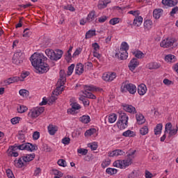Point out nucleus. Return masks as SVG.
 I'll return each mask as SVG.
<instances>
[{
  "instance_id": "nucleus-1",
  "label": "nucleus",
  "mask_w": 178,
  "mask_h": 178,
  "mask_svg": "<svg viewBox=\"0 0 178 178\" xmlns=\"http://www.w3.org/2000/svg\"><path fill=\"white\" fill-rule=\"evenodd\" d=\"M32 66L35 67L39 73H47L49 70V65L45 63L48 60V58L45 57L42 54L34 53L30 58Z\"/></svg>"
},
{
  "instance_id": "nucleus-2",
  "label": "nucleus",
  "mask_w": 178,
  "mask_h": 178,
  "mask_svg": "<svg viewBox=\"0 0 178 178\" xmlns=\"http://www.w3.org/2000/svg\"><path fill=\"white\" fill-rule=\"evenodd\" d=\"M134 152L128 154V157L124 160H117L113 162V166L114 168H118L119 169H126L129 168L131 163H133V155Z\"/></svg>"
},
{
  "instance_id": "nucleus-3",
  "label": "nucleus",
  "mask_w": 178,
  "mask_h": 178,
  "mask_svg": "<svg viewBox=\"0 0 178 178\" xmlns=\"http://www.w3.org/2000/svg\"><path fill=\"white\" fill-rule=\"evenodd\" d=\"M45 54L51 60H55L56 62L59 60L63 56V51L57 49L56 50L47 49L45 50Z\"/></svg>"
},
{
  "instance_id": "nucleus-4",
  "label": "nucleus",
  "mask_w": 178,
  "mask_h": 178,
  "mask_svg": "<svg viewBox=\"0 0 178 178\" xmlns=\"http://www.w3.org/2000/svg\"><path fill=\"white\" fill-rule=\"evenodd\" d=\"M121 92H129V94H136L137 92V86L133 83H129L128 81H125L122 83Z\"/></svg>"
},
{
  "instance_id": "nucleus-5",
  "label": "nucleus",
  "mask_w": 178,
  "mask_h": 178,
  "mask_svg": "<svg viewBox=\"0 0 178 178\" xmlns=\"http://www.w3.org/2000/svg\"><path fill=\"white\" fill-rule=\"evenodd\" d=\"M129 125V116L127 114L123 113L120 115L117 122V126L120 130H124Z\"/></svg>"
},
{
  "instance_id": "nucleus-6",
  "label": "nucleus",
  "mask_w": 178,
  "mask_h": 178,
  "mask_svg": "<svg viewBox=\"0 0 178 178\" xmlns=\"http://www.w3.org/2000/svg\"><path fill=\"white\" fill-rule=\"evenodd\" d=\"M160 46L162 48H169L170 47L175 48V47H178V39L175 38H165L161 42Z\"/></svg>"
},
{
  "instance_id": "nucleus-7",
  "label": "nucleus",
  "mask_w": 178,
  "mask_h": 178,
  "mask_svg": "<svg viewBox=\"0 0 178 178\" xmlns=\"http://www.w3.org/2000/svg\"><path fill=\"white\" fill-rule=\"evenodd\" d=\"M13 149H19L21 151L25 149L26 151H30L31 152H33V151H37L38 147L31 143H24L19 145L13 146Z\"/></svg>"
},
{
  "instance_id": "nucleus-8",
  "label": "nucleus",
  "mask_w": 178,
  "mask_h": 178,
  "mask_svg": "<svg viewBox=\"0 0 178 178\" xmlns=\"http://www.w3.org/2000/svg\"><path fill=\"white\" fill-rule=\"evenodd\" d=\"M83 93L87 98H90V99H96L97 97L92 94L91 92H94V91H97V88L92 85L90 86H83Z\"/></svg>"
},
{
  "instance_id": "nucleus-9",
  "label": "nucleus",
  "mask_w": 178,
  "mask_h": 178,
  "mask_svg": "<svg viewBox=\"0 0 178 178\" xmlns=\"http://www.w3.org/2000/svg\"><path fill=\"white\" fill-rule=\"evenodd\" d=\"M44 111L45 108L44 107H34L29 110L28 116L31 119H36V118H38Z\"/></svg>"
},
{
  "instance_id": "nucleus-10",
  "label": "nucleus",
  "mask_w": 178,
  "mask_h": 178,
  "mask_svg": "<svg viewBox=\"0 0 178 178\" xmlns=\"http://www.w3.org/2000/svg\"><path fill=\"white\" fill-rule=\"evenodd\" d=\"M23 59H24V54L22 51L18 50L13 55V63H15V65H20L23 63Z\"/></svg>"
},
{
  "instance_id": "nucleus-11",
  "label": "nucleus",
  "mask_w": 178,
  "mask_h": 178,
  "mask_svg": "<svg viewBox=\"0 0 178 178\" xmlns=\"http://www.w3.org/2000/svg\"><path fill=\"white\" fill-rule=\"evenodd\" d=\"M178 127L177 126L172 127V123L168 122L165 127V133H168L169 134V137H172V136H176L177 134Z\"/></svg>"
},
{
  "instance_id": "nucleus-12",
  "label": "nucleus",
  "mask_w": 178,
  "mask_h": 178,
  "mask_svg": "<svg viewBox=\"0 0 178 178\" xmlns=\"http://www.w3.org/2000/svg\"><path fill=\"white\" fill-rule=\"evenodd\" d=\"M103 80H104V81H113L115 79H116V77H118V75L116 74L115 72H107V73H104L103 74Z\"/></svg>"
},
{
  "instance_id": "nucleus-13",
  "label": "nucleus",
  "mask_w": 178,
  "mask_h": 178,
  "mask_svg": "<svg viewBox=\"0 0 178 178\" xmlns=\"http://www.w3.org/2000/svg\"><path fill=\"white\" fill-rule=\"evenodd\" d=\"M70 106L72 108L69 109L67 112L71 113V115H74V113H76V111H80V109H81V106H80L77 102H72Z\"/></svg>"
},
{
  "instance_id": "nucleus-14",
  "label": "nucleus",
  "mask_w": 178,
  "mask_h": 178,
  "mask_svg": "<svg viewBox=\"0 0 178 178\" xmlns=\"http://www.w3.org/2000/svg\"><path fill=\"white\" fill-rule=\"evenodd\" d=\"M140 65V61L137 58H132L128 65V67H129V70H131L133 72L134 70H136V67H138V66Z\"/></svg>"
},
{
  "instance_id": "nucleus-15",
  "label": "nucleus",
  "mask_w": 178,
  "mask_h": 178,
  "mask_svg": "<svg viewBox=\"0 0 178 178\" xmlns=\"http://www.w3.org/2000/svg\"><path fill=\"white\" fill-rule=\"evenodd\" d=\"M14 165L16 168H23L24 166H26L27 163L24 161V157L22 156L18 160L14 161Z\"/></svg>"
},
{
  "instance_id": "nucleus-16",
  "label": "nucleus",
  "mask_w": 178,
  "mask_h": 178,
  "mask_svg": "<svg viewBox=\"0 0 178 178\" xmlns=\"http://www.w3.org/2000/svg\"><path fill=\"white\" fill-rule=\"evenodd\" d=\"M115 56H118L121 60H124L127 59L129 56V53L122 50H119L118 53L115 54Z\"/></svg>"
},
{
  "instance_id": "nucleus-17",
  "label": "nucleus",
  "mask_w": 178,
  "mask_h": 178,
  "mask_svg": "<svg viewBox=\"0 0 178 178\" xmlns=\"http://www.w3.org/2000/svg\"><path fill=\"white\" fill-rule=\"evenodd\" d=\"M147 86L145 84L142 83L138 86V93L139 95H145L147 93Z\"/></svg>"
},
{
  "instance_id": "nucleus-18",
  "label": "nucleus",
  "mask_w": 178,
  "mask_h": 178,
  "mask_svg": "<svg viewBox=\"0 0 178 178\" xmlns=\"http://www.w3.org/2000/svg\"><path fill=\"white\" fill-rule=\"evenodd\" d=\"M124 111L125 112H128L129 113H137V111L136 110V107L132 105L125 104L124 106Z\"/></svg>"
},
{
  "instance_id": "nucleus-19",
  "label": "nucleus",
  "mask_w": 178,
  "mask_h": 178,
  "mask_svg": "<svg viewBox=\"0 0 178 178\" xmlns=\"http://www.w3.org/2000/svg\"><path fill=\"white\" fill-rule=\"evenodd\" d=\"M163 15V10L162 8H156L153 11V17L154 19H160L161 16Z\"/></svg>"
},
{
  "instance_id": "nucleus-20",
  "label": "nucleus",
  "mask_w": 178,
  "mask_h": 178,
  "mask_svg": "<svg viewBox=\"0 0 178 178\" xmlns=\"http://www.w3.org/2000/svg\"><path fill=\"white\" fill-rule=\"evenodd\" d=\"M136 119L138 124H144L145 123V118L140 113L136 115Z\"/></svg>"
},
{
  "instance_id": "nucleus-21",
  "label": "nucleus",
  "mask_w": 178,
  "mask_h": 178,
  "mask_svg": "<svg viewBox=\"0 0 178 178\" xmlns=\"http://www.w3.org/2000/svg\"><path fill=\"white\" fill-rule=\"evenodd\" d=\"M177 0H162V3L165 6H175L177 5Z\"/></svg>"
},
{
  "instance_id": "nucleus-22",
  "label": "nucleus",
  "mask_w": 178,
  "mask_h": 178,
  "mask_svg": "<svg viewBox=\"0 0 178 178\" xmlns=\"http://www.w3.org/2000/svg\"><path fill=\"white\" fill-rule=\"evenodd\" d=\"M84 72V66L83 65L82 63H78L76 64V67H75V73L76 74H83Z\"/></svg>"
},
{
  "instance_id": "nucleus-23",
  "label": "nucleus",
  "mask_w": 178,
  "mask_h": 178,
  "mask_svg": "<svg viewBox=\"0 0 178 178\" xmlns=\"http://www.w3.org/2000/svg\"><path fill=\"white\" fill-rule=\"evenodd\" d=\"M109 3H111V0H99L98 8L99 9H104L106 8Z\"/></svg>"
},
{
  "instance_id": "nucleus-24",
  "label": "nucleus",
  "mask_w": 178,
  "mask_h": 178,
  "mask_svg": "<svg viewBox=\"0 0 178 178\" xmlns=\"http://www.w3.org/2000/svg\"><path fill=\"white\" fill-rule=\"evenodd\" d=\"M63 84L60 83V86H57V88L54 90L53 95L58 97V95L62 94V91H63Z\"/></svg>"
},
{
  "instance_id": "nucleus-25",
  "label": "nucleus",
  "mask_w": 178,
  "mask_h": 178,
  "mask_svg": "<svg viewBox=\"0 0 178 178\" xmlns=\"http://www.w3.org/2000/svg\"><path fill=\"white\" fill-rule=\"evenodd\" d=\"M177 59L176 58L175 55L168 54L165 56V62L168 63H175Z\"/></svg>"
},
{
  "instance_id": "nucleus-26",
  "label": "nucleus",
  "mask_w": 178,
  "mask_h": 178,
  "mask_svg": "<svg viewBox=\"0 0 178 178\" xmlns=\"http://www.w3.org/2000/svg\"><path fill=\"white\" fill-rule=\"evenodd\" d=\"M143 19L141 16L135 17L133 22L134 26H136V27H140V26L143 24Z\"/></svg>"
},
{
  "instance_id": "nucleus-27",
  "label": "nucleus",
  "mask_w": 178,
  "mask_h": 178,
  "mask_svg": "<svg viewBox=\"0 0 178 178\" xmlns=\"http://www.w3.org/2000/svg\"><path fill=\"white\" fill-rule=\"evenodd\" d=\"M124 154V152H123L122 149H115L113 152H111L108 154V156H119L120 155H123Z\"/></svg>"
},
{
  "instance_id": "nucleus-28",
  "label": "nucleus",
  "mask_w": 178,
  "mask_h": 178,
  "mask_svg": "<svg viewBox=\"0 0 178 178\" xmlns=\"http://www.w3.org/2000/svg\"><path fill=\"white\" fill-rule=\"evenodd\" d=\"M65 81H66V74H65V71L60 70V79L58 82V84H65Z\"/></svg>"
},
{
  "instance_id": "nucleus-29",
  "label": "nucleus",
  "mask_w": 178,
  "mask_h": 178,
  "mask_svg": "<svg viewBox=\"0 0 178 178\" xmlns=\"http://www.w3.org/2000/svg\"><path fill=\"white\" fill-rule=\"evenodd\" d=\"M147 69L152 70L154 69H159L161 67V65L158 63H149L147 65Z\"/></svg>"
},
{
  "instance_id": "nucleus-30",
  "label": "nucleus",
  "mask_w": 178,
  "mask_h": 178,
  "mask_svg": "<svg viewBox=\"0 0 178 178\" xmlns=\"http://www.w3.org/2000/svg\"><path fill=\"white\" fill-rule=\"evenodd\" d=\"M47 129L50 136H54L55 133L58 131L56 126H54L53 124H49Z\"/></svg>"
},
{
  "instance_id": "nucleus-31",
  "label": "nucleus",
  "mask_w": 178,
  "mask_h": 178,
  "mask_svg": "<svg viewBox=\"0 0 178 178\" xmlns=\"http://www.w3.org/2000/svg\"><path fill=\"white\" fill-rule=\"evenodd\" d=\"M97 133V129L95 128H90L84 134L85 137H91V136Z\"/></svg>"
},
{
  "instance_id": "nucleus-32",
  "label": "nucleus",
  "mask_w": 178,
  "mask_h": 178,
  "mask_svg": "<svg viewBox=\"0 0 178 178\" xmlns=\"http://www.w3.org/2000/svg\"><path fill=\"white\" fill-rule=\"evenodd\" d=\"M133 55H134L135 58H137V59H143V58L145 56V54L140 50L134 51Z\"/></svg>"
},
{
  "instance_id": "nucleus-33",
  "label": "nucleus",
  "mask_w": 178,
  "mask_h": 178,
  "mask_svg": "<svg viewBox=\"0 0 178 178\" xmlns=\"http://www.w3.org/2000/svg\"><path fill=\"white\" fill-rule=\"evenodd\" d=\"M95 35H97L95 30H89L86 32L85 38L88 40L89 38H92Z\"/></svg>"
},
{
  "instance_id": "nucleus-34",
  "label": "nucleus",
  "mask_w": 178,
  "mask_h": 178,
  "mask_svg": "<svg viewBox=\"0 0 178 178\" xmlns=\"http://www.w3.org/2000/svg\"><path fill=\"white\" fill-rule=\"evenodd\" d=\"M119 23H122V19L119 17H113L109 21V24H111V26H116Z\"/></svg>"
},
{
  "instance_id": "nucleus-35",
  "label": "nucleus",
  "mask_w": 178,
  "mask_h": 178,
  "mask_svg": "<svg viewBox=\"0 0 178 178\" xmlns=\"http://www.w3.org/2000/svg\"><path fill=\"white\" fill-rule=\"evenodd\" d=\"M22 158H24L25 163H27V162H31V161H33V159L35 158V154H26V156H22Z\"/></svg>"
},
{
  "instance_id": "nucleus-36",
  "label": "nucleus",
  "mask_w": 178,
  "mask_h": 178,
  "mask_svg": "<svg viewBox=\"0 0 178 178\" xmlns=\"http://www.w3.org/2000/svg\"><path fill=\"white\" fill-rule=\"evenodd\" d=\"M162 127H163V125H162V124H158L156 126V127L154 128L155 136H159L162 133Z\"/></svg>"
},
{
  "instance_id": "nucleus-37",
  "label": "nucleus",
  "mask_w": 178,
  "mask_h": 178,
  "mask_svg": "<svg viewBox=\"0 0 178 178\" xmlns=\"http://www.w3.org/2000/svg\"><path fill=\"white\" fill-rule=\"evenodd\" d=\"M144 28L145 30H151L152 29V21L151 19L145 21Z\"/></svg>"
},
{
  "instance_id": "nucleus-38",
  "label": "nucleus",
  "mask_w": 178,
  "mask_h": 178,
  "mask_svg": "<svg viewBox=\"0 0 178 178\" xmlns=\"http://www.w3.org/2000/svg\"><path fill=\"white\" fill-rule=\"evenodd\" d=\"M95 19V11H91L87 16L86 20L89 23H91V22H93Z\"/></svg>"
},
{
  "instance_id": "nucleus-39",
  "label": "nucleus",
  "mask_w": 178,
  "mask_h": 178,
  "mask_svg": "<svg viewBox=\"0 0 178 178\" xmlns=\"http://www.w3.org/2000/svg\"><path fill=\"white\" fill-rule=\"evenodd\" d=\"M28 109L29 108L27 106L21 104L18 105L17 107V111L18 113H24V112H26Z\"/></svg>"
},
{
  "instance_id": "nucleus-40",
  "label": "nucleus",
  "mask_w": 178,
  "mask_h": 178,
  "mask_svg": "<svg viewBox=\"0 0 178 178\" xmlns=\"http://www.w3.org/2000/svg\"><path fill=\"white\" fill-rule=\"evenodd\" d=\"M79 120L82 123L87 124L90 123V118L88 115H83V116L80 117Z\"/></svg>"
},
{
  "instance_id": "nucleus-41",
  "label": "nucleus",
  "mask_w": 178,
  "mask_h": 178,
  "mask_svg": "<svg viewBox=\"0 0 178 178\" xmlns=\"http://www.w3.org/2000/svg\"><path fill=\"white\" fill-rule=\"evenodd\" d=\"M106 172L107 175H109L110 176H113V175H116L118 173V169L113 168H108L106 170Z\"/></svg>"
},
{
  "instance_id": "nucleus-42",
  "label": "nucleus",
  "mask_w": 178,
  "mask_h": 178,
  "mask_svg": "<svg viewBox=\"0 0 178 178\" xmlns=\"http://www.w3.org/2000/svg\"><path fill=\"white\" fill-rule=\"evenodd\" d=\"M122 136L124 137H134V136H136V133L133 131L127 130L122 133Z\"/></svg>"
},
{
  "instance_id": "nucleus-43",
  "label": "nucleus",
  "mask_w": 178,
  "mask_h": 178,
  "mask_svg": "<svg viewBox=\"0 0 178 178\" xmlns=\"http://www.w3.org/2000/svg\"><path fill=\"white\" fill-rule=\"evenodd\" d=\"M119 51H124V52H127L129 51V44L126 42H122Z\"/></svg>"
},
{
  "instance_id": "nucleus-44",
  "label": "nucleus",
  "mask_w": 178,
  "mask_h": 178,
  "mask_svg": "<svg viewBox=\"0 0 178 178\" xmlns=\"http://www.w3.org/2000/svg\"><path fill=\"white\" fill-rule=\"evenodd\" d=\"M19 95H21V97H23L24 98H27V97L30 94V92H29V90H27L26 89H21L19 91Z\"/></svg>"
},
{
  "instance_id": "nucleus-45",
  "label": "nucleus",
  "mask_w": 178,
  "mask_h": 178,
  "mask_svg": "<svg viewBox=\"0 0 178 178\" xmlns=\"http://www.w3.org/2000/svg\"><path fill=\"white\" fill-rule=\"evenodd\" d=\"M118 120V115L115 113H112L108 115V122L110 123H115Z\"/></svg>"
},
{
  "instance_id": "nucleus-46",
  "label": "nucleus",
  "mask_w": 178,
  "mask_h": 178,
  "mask_svg": "<svg viewBox=\"0 0 178 178\" xmlns=\"http://www.w3.org/2000/svg\"><path fill=\"white\" fill-rule=\"evenodd\" d=\"M88 148H90L92 151H96V149L98 148V143L97 142H93L91 143H89L88 145Z\"/></svg>"
},
{
  "instance_id": "nucleus-47",
  "label": "nucleus",
  "mask_w": 178,
  "mask_h": 178,
  "mask_svg": "<svg viewBox=\"0 0 178 178\" xmlns=\"http://www.w3.org/2000/svg\"><path fill=\"white\" fill-rule=\"evenodd\" d=\"M148 131V126H144L140 129V134H141V136H147Z\"/></svg>"
},
{
  "instance_id": "nucleus-48",
  "label": "nucleus",
  "mask_w": 178,
  "mask_h": 178,
  "mask_svg": "<svg viewBox=\"0 0 178 178\" xmlns=\"http://www.w3.org/2000/svg\"><path fill=\"white\" fill-rule=\"evenodd\" d=\"M109 165H111V161L109 159H106L102 162L101 166L103 169H105L106 168H108Z\"/></svg>"
},
{
  "instance_id": "nucleus-49",
  "label": "nucleus",
  "mask_w": 178,
  "mask_h": 178,
  "mask_svg": "<svg viewBox=\"0 0 178 178\" xmlns=\"http://www.w3.org/2000/svg\"><path fill=\"white\" fill-rule=\"evenodd\" d=\"M74 64H72L70 66L68 67L67 72V76H72V74H73V71L74 70Z\"/></svg>"
},
{
  "instance_id": "nucleus-50",
  "label": "nucleus",
  "mask_w": 178,
  "mask_h": 178,
  "mask_svg": "<svg viewBox=\"0 0 178 178\" xmlns=\"http://www.w3.org/2000/svg\"><path fill=\"white\" fill-rule=\"evenodd\" d=\"M19 80H20L19 76H14L13 78H9L7 80V83H8V84H12L13 83H15V81H19Z\"/></svg>"
},
{
  "instance_id": "nucleus-51",
  "label": "nucleus",
  "mask_w": 178,
  "mask_h": 178,
  "mask_svg": "<svg viewBox=\"0 0 178 178\" xmlns=\"http://www.w3.org/2000/svg\"><path fill=\"white\" fill-rule=\"evenodd\" d=\"M57 163L59 166H62L63 168H66V166H67V163L64 159H59Z\"/></svg>"
},
{
  "instance_id": "nucleus-52",
  "label": "nucleus",
  "mask_w": 178,
  "mask_h": 178,
  "mask_svg": "<svg viewBox=\"0 0 178 178\" xmlns=\"http://www.w3.org/2000/svg\"><path fill=\"white\" fill-rule=\"evenodd\" d=\"M82 51H83V49H81V47H78L74 52L72 55V58H76V56H79L81 54Z\"/></svg>"
},
{
  "instance_id": "nucleus-53",
  "label": "nucleus",
  "mask_w": 178,
  "mask_h": 178,
  "mask_svg": "<svg viewBox=\"0 0 178 178\" xmlns=\"http://www.w3.org/2000/svg\"><path fill=\"white\" fill-rule=\"evenodd\" d=\"M16 149L13 150V146L11 147V151L9 152V155H10V156H14L15 158H17V156H19V153H17V152H15Z\"/></svg>"
},
{
  "instance_id": "nucleus-54",
  "label": "nucleus",
  "mask_w": 178,
  "mask_h": 178,
  "mask_svg": "<svg viewBox=\"0 0 178 178\" xmlns=\"http://www.w3.org/2000/svg\"><path fill=\"white\" fill-rule=\"evenodd\" d=\"M63 9H65V10H70V12H74V10H76L74 7L72 5L64 6Z\"/></svg>"
},
{
  "instance_id": "nucleus-55",
  "label": "nucleus",
  "mask_w": 178,
  "mask_h": 178,
  "mask_svg": "<svg viewBox=\"0 0 178 178\" xmlns=\"http://www.w3.org/2000/svg\"><path fill=\"white\" fill-rule=\"evenodd\" d=\"M77 152L78 154H81V155H86L88 154V150L87 149L80 148L77 149Z\"/></svg>"
},
{
  "instance_id": "nucleus-56",
  "label": "nucleus",
  "mask_w": 178,
  "mask_h": 178,
  "mask_svg": "<svg viewBox=\"0 0 178 178\" xmlns=\"http://www.w3.org/2000/svg\"><path fill=\"white\" fill-rule=\"evenodd\" d=\"M22 118L20 117H15L11 119L10 122L12 124H17Z\"/></svg>"
},
{
  "instance_id": "nucleus-57",
  "label": "nucleus",
  "mask_w": 178,
  "mask_h": 178,
  "mask_svg": "<svg viewBox=\"0 0 178 178\" xmlns=\"http://www.w3.org/2000/svg\"><path fill=\"white\" fill-rule=\"evenodd\" d=\"M30 35H31V31H30V29H24V33H23V37L29 38V37H30Z\"/></svg>"
},
{
  "instance_id": "nucleus-58",
  "label": "nucleus",
  "mask_w": 178,
  "mask_h": 178,
  "mask_svg": "<svg viewBox=\"0 0 178 178\" xmlns=\"http://www.w3.org/2000/svg\"><path fill=\"white\" fill-rule=\"evenodd\" d=\"M41 172H42V170L40 168H36V169L34 171L33 176H35L36 177H39V176H41Z\"/></svg>"
},
{
  "instance_id": "nucleus-59",
  "label": "nucleus",
  "mask_w": 178,
  "mask_h": 178,
  "mask_svg": "<svg viewBox=\"0 0 178 178\" xmlns=\"http://www.w3.org/2000/svg\"><path fill=\"white\" fill-rule=\"evenodd\" d=\"M129 15L135 16V17H140V10H131L128 13Z\"/></svg>"
},
{
  "instance_id": "nucleus-60",
  "label": "nucleus",
  "mask_w": 178,
  "mask_h": 178,
  "mask_svg": "<svg viewBox=\"0 0 178 178\" xmlns=\"http://www.w3.org/2000/svg\"><path fill=\"white\" fill-rule=\"evenodd\" d=\"M61 143L64 144V145H69L70 144V138L65 137L63 138Z\"/></svg>"
},
{
  "instance_id": "nucleus-61",
  "label": "nucleus",
  "mask_w": 178,
  "mask_h": 178,
  "mask_svg": "<svg viewBox=\"0 0 178 178\" xmlns=\"http://www.w3.org/2000/svg\"><path fill=\"white\" fill-rule=\"evenodd\" d=\"M177 12H178V7L175 6L172 9L171 12L170 13V15L172 17H175V15H176Z\"/></svg>"
},
{
  "instance_id": "nucleus-62",
  "label": "nucleus",
  "mask_w": 178,
  "mask_h": 178,
  "mask_svg": "<svg viewBox=\"0 0 178 178\" xmlns=\"http://www.w3.org/2000/svg\"><path fill=\"white\" fill-rule=\"evenodd\" d=\"M6 176L8 178H15V175H13V172L10 170V169H7L6 170Z\"/></svg>"
},
{
  "instance_id": "nucleus-63",
  "label": "nucleus",
  "mask_w": 178,
  "mask_h": 178,
  "mask_svg": "<svg viewBox=\"0 0 178 178\" xmlns=\"http://www.w3.org/2000/svg\"><path fill=\"white\" fill-rule=\"evenodd\" d=\"M54 175H55L54 177H60V178L63 177V172L58 170H54Z\"/></svg>"
},
{
  "instance_id": "nucleus-64",
  "label": "nucleus",
  "mask_w": 178,
  "mask_h": 178,
  "mask_svg": "<svg viewBox=\"0 0 178 178\" xmlns=\"http://www.w3.org/2000/svg\"><path fill=\"white\" fill-rule=\"evenodd\" d=\"M145 178H153L154 175H152V173H151L149 171L146 170L145 172Z\"/></svg>"
}]
</instances>
